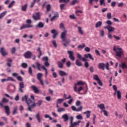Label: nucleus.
I'll return each mask as SVG.
<instances>
[{
	"mask_svg": "<svg viewBox=\"0 0 127 127\" xmlns=\"http://www.w3.org/2000/svg\"><path fill=\"white\" fill-rule=\"evenodd\" d=\"M113 51L116 54V56L119 58L122 57V55L124 54L122 48H117L116 46H114L113 48Z\"/></svg>",
	"mask_w": 127,
	"mask_h": 127,
	"instance_id": "f257e3e1",
	"label": "nucleus"
},
{
	"mask_svg": "<svg viewBox=\"0 0 127 127\" xmlns=\"http://www.w3.org/2000/svg\"><path fill=\"white\" fill-rule=\"evenodd\" d=\"M26 23L27 24H23L20 28V30H22L25 28H32L33 27V26L31 24L32 23V21L30 19L26 20Z\"/></svg>",
	"mask_w": 127,
	"mask_h": 127,
	"instance_id": "f03ea898",
	"label": "nucleus"
},
{
	"mask_svg": "<svg viewBox=\"0 0 127 127\" xmlns=\"http://www.w3.org/2000/svg\"><path fill=\"white\" fill-rule=\"evenodd\" d=\"M98 68L103 70H105V68L108 70H110V68H109V63H107L106 64H104V63H100L98 64Z\"/></svg>",
	"mask_w": 127,
	"mask_h": 127,
	"instance_id": "7ed1b4c3",
	"label": "nucleus"
},
{
	"mask_svg": "<svg viewBox=\"0 0 127 127\" xmlns=\"http://www.w3.org/2000/svg\"><path fill=\"white\" fill-rule=\"evenodd\" d=\"M0 106L1 107H4V109H5V114L9 116L10 114V108L8 106V105H5V106H3V104L1 102H0Z\"/></svg>",
	"mask_w": 127,
	"mask_h": 127,
	"instance_id": "20e7f679",
	"label": "nucleus"
},
{
	"mask_svg": "<svg viewBox=\"0 0 127 127\" xmlns=\"http://www.w3.org/2000/svg\"><path fill=\"white\" fill-rule=\"evenodd\" d=\"M26 103L28 104V106L30 105V107L32 108V109L36 106V103H35V101L30 98L28 99Z\"/></svg>",
	"mask_w": 127,
	"mask_h": 127,
	"instance_id": "39448f33",
	"label": "nucleus"
},
{
	"mask_svg": "<svg viewBox=\"0 0 127 127\" xmlns=\"http://www.w3.org/2000/svg\"><path fill=\"white\" fill-rule=\"evenodd\" d=\"M0 54L3 57H5L8 55V52L6 51V49L3 47H1L0 48Z\"/></svg>",
	"mask_w": 127,
	"mask_h": 127,
	"instance_id": "423d86ee",
	"label": "nucleus"
},
{
	"mask_svg": "<svg viewBox=\"0 0 127 127\" xmlns=\"http://www.w3.org/2000/svg\"><path fill=\"white\" fill-rule=\"evenodd\" d=\"M66 62V58H64L61 60V62H57L58 66L60 68H63V63Z\"/></svg>",
	"mask_w": 127,
	"mask_h": 127,
	"instance_id": "0eeeda50",
	"label": "nucleus"
},
{
	"mask_svg": "<svg viewBox=\"0 0 127 127\" xmlns=\"http://www.w3.org/2000/svg\"><path fill=\"white\" fill-rule=\"evenodd\" d=\"M67 32V30H64L61 35V38L62 39L63 41H66V35Z\"/></svg>",
	"mask_w": 127,
	"mask_h": 127,
	"instance_id": "6e6552de",
	"label": "nucleus"
},
{
	"mask_svg": "<svg viewBox=\"0 0 127 127\" xmlns=\"http://www.w3.org/2000/svg\"><path fill=\"white\" fill-rule=\"evenodd\" d=\"M32 53H31V51H27L24 54V57H25V59H30L32 57Z\"/></svg>",
	"mask_w": 127,
	"mask_h": 127,
	"instance_id": "1a4fd4ad",
	"label": "nucleus"
},
{
	"mask_svg": "<svg viewBox=\"0 0 127 127\" xmlns=\"http://www.w3.org/2000/svg\"><path fill=\"white\" fill-rule=\"evenodd\" d=\"M19 90L18 91L19 92L21 93H23V89L24 88V84L23 82H21L19 84Z\"/></svg>",
	"mask_w": 127,
	"mask_h": 127,
	"instance_id": "9d476101",
	"label": "nucleus"
},
{
	"mask_svg": "<svg viewBox=\"0 0 127 127\" xmlns=\"http://www.w3.org/2000/svg\"><path fill=\"white\" fill-rule=\"evenodd\" d=\"M67 54L69 55V58L72 61H74L75 57L74 56V54L72 51H68Z\"/></svg>",
	"mask_w": 127,
	"mask_h": 127,
	"instance_id": "9b49d317",
	"label": "nucleus"
},
{
	"mask_svg": "<svg viewBox=\"0 0 127 127\" xmlns=\"http://www.w3.org/2000/svg\"><path fill=\"white\" fill-rule=\"evenodd\" d=\"M33 18L35 21L40 19V14L39 12H36L35 15H33Z\"/></svg>",
	"mask_w": 127,
	"mask_h": 127,
	"instance_id": "f8f14e48",
	"label": "nucleus"
},
{
	"mask_svg": "<svg viewBox=\"0 0 127 127\" xmlns=\"http://www.w3.org/2000/svg\"><path fill=\"white\" fill-rule=\"evenodd\" d=\"M51 33L52 34H54L53 36V38L54 39H56L57 35L59 34V32L58 31H57V30H55V29L52 30L51 31Z\"/></svg>",
	"mask_w": 127,
	"mask_h": 127,
	"instance_id": "ddd939ff",
	"label": "nucleus"
},
{
	"mask_svg": "<svg viewBox=\"0 0 127 127\" xmlns=\"http://www.w3.org/2000/svg\"><path fill=\"white\" fill-rule=\"evenodd\" d=\"M77 57L78 59H79L80 60L82 61L83 62L87 61V59L84 57H82V55L79 53H78L77 54Z\"/></svg>",
	"mask_w": 127,
	"mask_h": 127,
	"instance_id": "4468645a",
	"label": "nucleus"
},
{
	"mask_svg": "<svg viewBox=\"0 0 127 127\" xmlns=\"http://www.w3.org/2000/svg\"><path fill=\"white\" fill-rule=\"evenodd\" d=\"M6 61L7 62V66L9 67H11V63H12V60L10 58H7L6 59Z\"/></svg>",
	"mask_w": 127,
	"mask_h": 127,
	"instance_id": "2eb2a0df",
	"label": "nucleus"
},
{
	"mask_svg": "<svg viewBox=\"0 0 127 127\" xmlns=\"http://www.w3.org/2000/svg\"><path fill=\"white\" fill-rule=\"evenodd\" d=\"M71 109L73 111L80 112L82 110L83 107L82 106H80L79 108H77V109L75 106H71Z\"/></svg>",
	"mask_w": 127,
	"mask_h": 127,
	"instance_id": "dca6fc26",
	"label": "nucleus"
},
{
	"mask_svg": "<svg viewBox=\"0 0 127 127\" xmlns=\"http://www.w3.org/2000/svg\"><path fill=\"white\" fill-rule=\"evenodd\" d=\"M97 107L98 108H99L100 109V110H102V112L103 111L106 109L105 105L104 103H101L100 104H98L97 105Z\"/></svg>",
	"mask_w": 127,
	"mask_h": 127,
	"instance_id": "f3484780",
	"label": "nucleus"
},
{
	"mask_svg": "<svg viewBox=\"0 0 127 127\" xmlns=\"http://www.w3.org/2000/svg\"><path fill=\"white\" fill-rule=\"evenodd\" d=\"M84 57L86 59L89 58L90 60L92 61L94 60V59L93 58L92 56L90 54H84Z\"/></svg>",
	"mask_w": 127,
	"mask_h": 127,
	"instance_id": "a211bd4d",
	"label": "nucleus"
},
{
	"mask_svg": "<svg viewBox=\"0 0 127 127\" xmlns=\"http://www.w3.org/2000/svg\"><path fill=\"white\" fill-rule=\"evenodd\" d=\"M31 88H32L33 90L34 91L35 93L37 94L39 93V89L35 85H32L31 86Z\"/></svg>",
	"mask_w": 127,
	"mask_h": 127,
	"instance_id": "6ab92c4d",
	"label": "nucleus"
},
{
	"mask_svg": "<svg viewBox=\"0 0 127 127\" xmlns=\"http://www.w3.org/2000/svg\"><path fill=\"white\" fill-rule=\"evenodd\" d=\"M59 73L61 76H67L68 75V73H66L65 71L62 70H60Z\"/></svg>",
	"mask_w": 127,
	"mask_h": 127,
	"instance_id": "aec40b11",
	"label": "nucleus"
},
{
	"mask_svg": "<svg viewBox=\"0 0 127 127\" xmlns=\"http://www.w3.org/2000/svg\"><path fill=\"white\" fill-rule=\"evenodd\" d=\"M91 112L90 111H87L85 112H83V114H86V118L89 119L91 116Z\"/></svg>",
	"mask_w": 127,
	"mask_h": 127,
	"instance_id": "412c9836",
	"label": "nucleus"
},
{
	"mask_svg": "<svg viewBox=\"0 0 127 127\" xmlns=\"http://www.w3.org/2000/svg\"><path fill=\"white\" fill-rule=\"evenodd\" d=\"M80 123V121H78L77 122H75L74 123H72L71 124H70L71 126L70 127H75L76 126H78Z\"/></svg>",
	"mask_w": 127,
	"mask_h": 127,
	"instance_id": "4be33fe9",
	"label": "nucleus"
},
{
	"mask_svg": "<svg viewBox=\"0 0 127 127\" xmlns=\"http://www.w3.org/2000/svg\"><path fill=\"white\" fill-rule=\"evenodd\" d=\"M62 118L64 120V122H66L68 120V116L67 114H64L62 116Z\"/></svg>",
	"mask_w": 127,
	"mask_h": 127,
	"instance_id": "5701e85b",
	"label": "nucleus"
},
{
	"mask_svg": "<svg viewBox=\"0 0 127 127\" xmlns=\"http://www.w3.org/2000/svg\"><path fill=\"white\" fill-rule=\"evenodd\" d=\"M28 95H25L24 96L22 97V101L24 102L25 101L26 103H27V101H28Z\"/></svg>",
	"mask_w": 127,
	"mask_h": 127,
	"instance_id": "b1692460",
	"label": "nucleus"
},
{
	"mask_svg": "<svg viewBox=\"0 0 127 127\" xmlns=\"http://www.w3.org/2000/svg\"><path fill=\"white\" fill-rule=\"evenodd\" d=\"M75 64H76L78 66H82V64L80 62L78 59L76 60L75 61Z\"/></svg>",
	"mask_w": 127,
	"mask_h": 127,
	"instance_id": "393cba45",
	"label": "nucleus"
},
{
	"mask_svg": "<svg viewBox=\"0 0 127 127\" xmlns=\"http://www.w3.org/2000/svg\"><path fill=\"white\" fill-rule=\"evenodd\" d=\"M36 119H37L38 120V122L39 123H40L41 122V116H40V114L39 113H38L37 115H36Z\"/></svg>",
	"mask_w": 127,
	"mask_h": 127,
	"instance_id": "a878e982",
	"label": "nucleus"
},
{
	"mask_svg": "<svg viewBox=\"0 0 127 127\" xmlns=\"http://www.w3.org/2000/svg\"><path fill=\"white\" fill-rule=\"evenodd\" d=\"M44 24L42 22H39L37 25H36V28H43Z\"/></svg>",
	"mask_w": 127,
	"mask_h": 127,
	"instance_id": "bb28decb",
	"label": "nucleus"
},
{
	"mask_svg": "<svg viewBox=\"0 0 127 127\" xmlns=\"http://www.w3.org/2000/svg\"><path fill=\"white\" fill-rule=\"evenodd\" d=\"M102 25V22L101 21H99V22H97L95 25L96 28H98L101 26Z\"/></svg>",
	"mask_w": 127,
	"mask_h": 127,
	"instance_id": "cd10ccee",
	"label": "nucleus"
},
{
	"mask_svg": "<svg viewBox=\"0 0 127 127\" xmlns=\"http://www.w3.org/2000/svg\"><path fill=\"white\" fill-rule=\"evenodd\" d=\"M17 110H18V107L17 106L13 108V112H12V114L13 115L17 113Z\"/></svg>",
	"mask_w": 127,
	"mask_h": 127,
	"instance_id": "c85d7f7f",
	"label": "nucleus"
},
{
	"mask_svg": "<svg viewBox=\"0 0 127 127\" xmlns=\"http://www.w3.org/2000/svg\"><path fill=\"white\" fill-rule=\"evenodd\" d=\"M41 49L40 47L38 48L37 51L39 52V55L38 56V58L40 59L41 57L42 56V53L41 51Z\"/></svg>",
	"mask_w": 127,
	"mask_h": 127,
	"instance_id": "c756f323",
	"label": "nucleus"
},
{
	"mask_svg": "<svg viewBox=\"0 0 127 127\" xmlns=\"http://www.w3.org/2000/svg\"><path fill=\"white\" fill-rule=\"evenodd\" d=\"M64 101V99L59 98L57 99V104H61Z\"/></svg>",
	"mask_w": 127,
	"mask_h": 127,
	"instance_id": "7c9ffc66",
	"label": "nucleus"
},
{
	"mask_svg": "<svg viewBox=\"0 0 127 127\" xmlns=\"http://www.w3.org/2000/svg\"><path fill=\"white\" fill-rule=\"evenodd\" d=\"M100 5L101 6L103 5L104 6H106L105 0H100Z\"/></svg>",
	"mask_w": 127,
	"mask_h": 127,
	"instance_id": "2f4dec72",
	"label": "nucleus"
},
{
	"mask_svg": "<svg viewBox=\"0 0 127 127\" xmlns=\"http://www.w3.org/2000/svg\"><path fill=\"white\" fill-rule=\"evenodd\" d=\"M7 13V11H3L2 13H1L0 14V19H1V18H2Z\"/></svg>",
	"mask_w": 127,
	"mask_h": 127,
	"instance_id": "473e14b6",
	"label": "nucleus"
},
{
	"mask_svg": "<svg viewBox=\"0 0 127 127\" xmlns=\"http://www.w3.org/2000/svg\"><path fill=\"white\" fill-rule=\"evenodd\" d=\"M15 3V1L13 0L8 5V8H11L13 5Z\"/></svg>",
	"mask_w": 127,
	"mask_h": 127,
	"instance_id": "72a5a7b5",
	"label": "nucleus"
},
{
	"mask_svg": "<svg viewBox=\"0 0 127 127\" xmlns=\"http://www.w3.org/2000/svg\"><path fill=\"white\" fill-rule=\"evenodd\" d=\"M123 69L127 68V65L126 63H122V64L120 65Z\"/></svg>",
	"mask_w": 127,
	"mask_h": 127,
	"instance_id": "f704fd0d",
	"label": "nucleus"
},
{
	"mask_svg": "<svg viewBox=\"0 0 127 127\" xmlns=\"http://www.w3.org/2000/svg\"><path fill=\"white\" fill-rule=\"evenodd\" d=\"M46 9H47V12L50 11V10L51 9V5L50 4H48V5H47Z\"/></svg>",
	"mask_w": 127,
	"mask_h": 127,
	"instance_id": "c9c22d12",
	"label": "nucleus"
},
{
	"mask_svg": "<svg viewBox=\"0 0 127 127\" xmlns=\"http://www.w3.org/2000/svg\"><path fill=\"white\" fill-rule=\"evenodd\" d=\"M117 93L118 99H119V100L121 99V97H122V96H121V92H120V91L118 90L117 92Z\"/></svg>",
	"mask_w": 127,
	"mask_h": 127,
	"instance_id": "e433bc0d",
	"label": "nucleus"
},
{
	"mask_svg": "<svg viewBox=\"0 0 127 127\" xmlns=\"http://www.w3.org/2000/svg\"><path fill=\"white\" fill-rule=\"evenodd\" d=\"M27 7V4H25L24 5L22 6V10L23 11H26Z\"/></svg>",
	"mask_w": 127,
	"mask_h": 127,
	"instance_id": "4c0bfd02",
	"label": "nucleus"
},
{
	"mask_svg": "<svg viewBox=\"0 0 127 127\" xmlns=\"http://www.w3.org/2000/svg\"><path fill=\"white\" fill-rule=\"evenodd\" d=\"M36 65H37V67H38V69L39 70L41 71V65L39 63V62H37L36 63Z\"/></svg>",
	"mask_w": 127,
	"mask_h": 127,
	"instance_id": "58836bf2",
	"label": "nucleus"
},
{
	"mask_svg": "<svg viewBox=\"0 0 127 127\" xmlns=\"http://www.w3.org/2000/svg\"><path fill=\"white\" fill-rule=\"evenodd\" d=\"M43 103V100H40L38 101V103H37V105L38 107H40L41 106V105L42 104V103Z\"/></svg>",
	"mask_w": 127,
	"mask_h": 127,
	"instance_id": "ea45409f",
	"label": "nucleus"
},
{
	"mask_svg": "<svg viewBox=\"0 0 127 127\" xmlns=\"http://www.w3.org/2000/svg\"><path fill=\"white\" fill-rule=\"evenodd\" d=\"M41 67H42V69H44L45 71V75L46 76H47L48 74L47 69L46 68L45 66H42Z\"/></svg>",
	"mask_w": 127,
	"mask_h": 127,
	"instance_id": "a19ab883",
	"label": "nucleus"
},
{
	"mask_svg": "<svg viewBox=\"0 0 127 127\" xmlns=\"http://www.w3.org/2000/svg\"><path fill=\"white\" fill-rule=\"evenodd\" d=\"M85 47H86L85 45L83 43V44H82V45H80L78 46L77 48H78V49H84Z\"/></svg>",
	"mask_w": 127,
	"mask_h": 127,
	"instance_id": "79ce46f5",
	"label": "nucleus"
},
{
	"mask_svg": "<svg viewBox=\"0 0 127 127\" xmlns=\"http://www.w3.org/2000/svg\"><path fill=\"white\" fill-rule=\"evenodd\" d=\"M6 79H7V81H11L13 82L15 81V80L14 79H13L12 77H7Z\"/></svg>",
	"mask_w": 127,
	"mask_h": 127,
	"instance_id": "37998d69",
	"label": "nucleus"
},
{
	"mask_svg": "<svg viewBox=\"0 0 127 127\" xmlns=\"http://www.w3.org/2000/svg\"><path fill=\"white\" fill-rule=\"evenodd\" d=\"M115 30V29L114 27L109 26V28H108V31H109V32H113V31H114Z\"/></svg>",
	"mask_w": 127,
	"mask_h": 127,
	"instance_id": "c03bdc74",
	"label": "nucleus"
},
{
	"mask_svg": "<svg viewBox=\"0 0 127 127\" xmlns=\"http://www.w3.org/2000/svg\"><path fill=\"white\" fill-rule=\"evenodd\" d=\"M93 79L96 80V81L99 80L100 79V78L99 77L98 75L97 74H95L93 76Z\"/></svg>",
	"mask_w": 127,
	"mask_h": 127,
	"instance_id": "a18cd8bd",
	"label": "nucleus"
},
{
	"mask_svg": "<svg viewBox=\"0 0 127 127\" xmlns=\"http://www.w3.org/2000/svg\"><path fill=\"white\" fill-rule=\"evenodd\" d=\"M36 1L38 2L37 0H33V1L31 4L30 8H32L34 6V5L35 4Z\"/></svg>",
	"mask_w": 127,
	"mask_h": 127,
	"instance_id": "49530a36",
	"label": "nucleus"
},
{
	"mask_svg": "<svg viewBox=\"0 0 127 127\" xmlns=\"http://www.w3.org/2000/svg\"><path fill=\"white\" fill-rule=\"evenodd\" d=\"M43 76V74L41 73H39L37 74V78L38 80L41 79V77Z\"/></svg>",
	"mask_w": 127,
	"mask_h": 127,
	"instance_id": "de8ad7c7",
	"label": "nucleus"
},
{
	"mask_svg": "<svg viewBox=\"0 0 127 127\" xmlns=\"http://www.w3.org/2000/svg\"><path fill=\"white\" fill-rule=\"evenodd\" d=\"M11 54H14L16 53V49L15 47H13L11 50Z\"/></svg>",
	"mask_w": 127,
	"mask_h": 127,
	"instance_id": "09e8293b",
	"label": "nucleus"
},
{
	"mask_svg": "<svg viewBox=\"0 0 127 127\" xmlns=\"http://www.w3.org/2000/svg\"><path fill=\"white\" fill-rule=\"evenodd\" d=\"M64 111H65L64 108H59L58 109V112H59V113H61V112H64Z\"/></svg>",
	"mask_w": 127,
	"mask_h": 127,
	"instance_id": "8fccbe9b",
	"label": "nucleus"
},
{
	"mask_svg": "<svg viewBox=\"0 0 127 127\" xmlns=\"http://www.w3.org/2000/svg\"><path fill=\"white\" fill-rule=\"evenodd\" d=\"M78 31H79V32L81 35H83V34H84V33H83V31H82V30L81 27H78Z\"/></svg>",
	"mask_w": 127,
	"mask_h": 127,
	"instance_id": "3c124183",
	"label": "nucleus"
},
{
	"mask_svg": "<svg viewBox=\"0 0 127 127\" xmlns=\"http://www.w3.org/2000/svg\"><path fill=\"white\" fill-rule=\"evenodd\" d=\"M107 17L108 19H110L112 18L111 13L108 12L107 14Z\"/></svg>",
	"mask_w": 127,
	"mask_h": 127,
	"instance_id": "603ef678",
	"label": "nucleus"
},
{
	"mask_svg": "<svg viewBox=\"0 0 127 127\" xmlns=\"http://www.w3.org/2000/svg\"><path fill=\"white\" fill-rule=\"evenodd\" d=\"M52 44L53 45V46L55 48H57L58 45L57 44L56 41H55V40L53 41Z\"/></svg>",
	"mask_w": 127,
	"mask_h": 127,
	"instance_id": "864d4df0",
	"label": "nucleus"
},
{
	"mask_svg": "<svg viewBox=\"0 0 127 127\" xmlns=\"http://www.w3.org/2000/svg\"><path fill=\"white\" fill-rule=\"evenodd\" d=\"M65 6H66V4H60V9L62 10H63L64 9V7H65Z\"/></svg>",
	"mask_w": 127,
	"mask_h": 127,
	"instance_id": "5fc2aeb1",
	"label": "nucleus"
},
{
	"mask_svg": "<svg viewBox=\"0 0 127 127\" xmlns=\"http://www.w3.org/2000/svg\"><path fill=\"white\" fill-rule=\"evenodd\" d=\"M97 82H98V85H99V86H101V87H102V86H103V83L100 79L98 80Z\"/></svg>",
	"mask_w": 127,
	"mask_h": 127,
	"instance_id": "6e6d98bb",
	"label": "nucleus"
},
{
	"mask_svg": "<svg viewBox=\"0 0 127 127\" xmlns=\"http://www.w3.org/2000/svg\"><path fill=\"white\" fill-rule=\"evenodd\" d=\"M21 66L23 68H26L28 66V65L26 64H25V63H23L21 64Z\"/></svg>",
	"mask_w": 127,
	"mask_h": 127,
	"instance_id": "4d7b16f0",
	"label": "nucleus"
},
{
	"mask_svg": "<svg viewBox=\"0 0 127 127\" xmlns=\"http://www.w3.org/2000/svg\"><path fill=\"white\" fill-rule=\"evenodd\" d=\"M65 43H64V47H67V45H68L69 44V42L68 41V40H66L65 39Z\"/></svg>",
	"mask_w": 127,
	"mask_h": 127,
	"instance_id": "13d9d810",
	"label": "nucleus"
},
{
	"mask_svg": "<svg viewBox=\"0 0 127 127\" xmlns=\"http://www.w3.org/2000/svg\"><path fill=\"white\" fill-rule=\"evenodd\" d=\"M77 86H79V85H84V83L82 82V81H78L77 83Z\"/></svg>",
	"mask_w": 127,
	"mask_h": 127,
	"instance_id": "bf43d9fd",
	"label": "nucleus"
},
{
	"mask_svg": "<svg viewBox=\"0 0 127 127\" xmlns=\"http://www.w3.org/2000/svg\"><path fill=\"white\" fill-rule=\"evenodd\" d=\"M85 63H84V67H85V68H87L89 67V63H88V62H85Z\"/></svg>",
	"mask_w": 127,
	"mask_h": 127,
	"instance_id": "052dcab7",
	"label": "nucleus"
},
{
	"mask_svg": "<svg viewBox=\"0 0 127 127\" xmlns=\"http://www.w3.org/2000/svg\"><path fill=\"white\" fill-rule=\"evenodd\" d=\"M76 119H78V120H83V117H82V116L79 115L76 116Z\"/></svg>",
	"mask_w": 127,
	"mask_h": 127,
	"instance_id": "680f3d73",
	"label": "nucleus"
},
{
	"mask_svg": "<svg viewBox=\"0 0 127 127\" xmlns=\"http://www.w3.org/2000/svg\"><path fill=\"white\" fill-rule=\"evenodd\" d=\"M66 65L67 66V67H70L71 66V63L69 61H68V62H67L66 64Z\"/></svg>",
	"mask_w": 127,
	"mask_h": 127,
	"instance_id": "e2e57ef3",
	"label": "nucleus"
},
{
	"mask_svg": "<svg viewBox=\"0 0 127 127\" xmlns=\"http://www.w3.org/2000/svg\"><path fill=\"white\" fill-rule=\"evenodd\" d=\"M102 112L104 113V115L105 116L108 117L109 115H108V112L105 110V109L104 111H102Z\"/></svg>",
	"mask_w": 127,
	"mask_h": 127,
	"instance_id": "0e129e2a",
	"label": "nucleus"
},
{
	"mask_svg": "<svg viewBox=\"0 0 127 127\" xmlns=\"http://www.w3.org/2000/svg\"><path fill=\"white\" fill-rule=\"evenodd\" d=\"M28 72L31 75H32V69L31 67H29Z\"/></svg>",
	"mask_w": 127,
	"mask_h": 127,
	"instance_id": "69168bd1",
	"label": "nucleus"
},
{
	"mask_svg": "<svg viewBox=\"0 0 127 127\" xmlns=\"http://www.w3.org/2000/svg\"><path fill=\"white\" fill-rule=\"evenodd\" d=\"M60 28H63L64 30H66V29H65V27L64 26V24L63 23H61L60 24Z\"/></svg>",
	"mask_w": 127,
	"mask_h": 127,
	"instance_id": "338daca9",
	"label": "nucleus"
},
{
	"mask_svg": "<svg viewBox=\"0 0 127 127\" xmlns=\"http://www.w3.org/2000/svg\"><path fill=\"white\" fill-rule=\"evenodd\" d=\"M17 79L19 81H23V78H22V77H21V76H18L17 77Z\"/></svg>",
	"mask_w": 127,
	"mask_h": 127,
	"instance_id": "774afa93",
	"label": "nucleus"
}]
</instances>
